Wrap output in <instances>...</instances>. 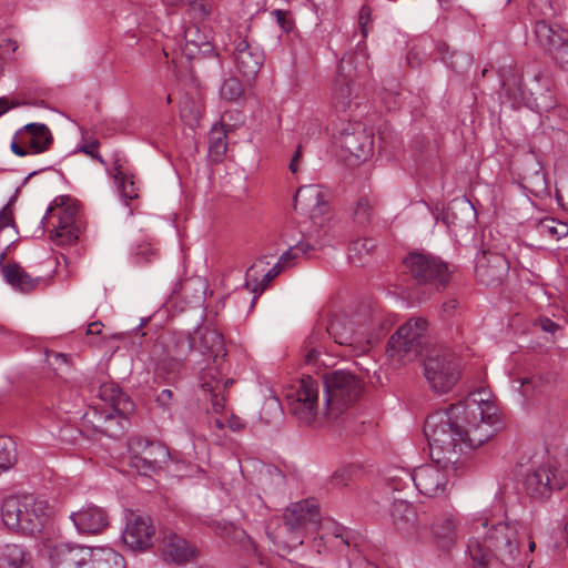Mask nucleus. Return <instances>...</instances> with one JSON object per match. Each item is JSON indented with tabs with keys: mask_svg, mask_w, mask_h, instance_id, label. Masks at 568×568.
Instances as JSON below:
<instances>
[{
	"mask_svg": "<svg viewBox=\"0 0 568 568\" xmlns=\"http://www.w3.org/2000/svg\"><path fill=\"white\" fill-rule=\"evenodd\" d=\"M182 337L196 339V347L192 348V353L197 352L212 358L216 368L221 366L226 356V349L223 335L219 331L205 327L196 331L194 335H183Z\"/></svg>",
	"mask_w": 568,
	"mask_h": 568,
	"instance_id": "16",
	"label": "nucleus"
},
{
	"mask_svg": "<svg viewBox=\"0 0 568 568\" xmlns=\"http://www.w3.org/2000/svg\"><path fill=\"white\" fill-rule=\"evenodd\" d=\"M375 247L376 243L373 239L354 241L349 246L348 257L353 264L364 265L366 263V256L371 255Z\"/></svg>",
	"mask_w": 568,
	"mask_h": 568,
	"instance_id": "37",
	"label": "nucleus"
},
{
	"mask_svg": "<svg viewBox=\"0 0 568 568\" xmlns=\"http://www.w3.org/2000/svg\"><path fill=\"white\" fill-rule=\"evenodd\" d=\"M333 138L338 141L347 140H367L373 141L374 134L368 131L362 122L341 121L333 128Z\"/></svg>",
	"mask_w": 568,
	"mask_h": 568,
	"instance_id": "30",
	"label": "nucleus"
},
{
	"mask_svg": "<svg viewBox=\"0 0 568 568\" xmlns=\"http://www.w3.org/2000/svg\"><path fill=\"white\" fill-rule=\"evenodd\" d=\"M372 9L368 6H363L359 10L358 23L361 27V33L364 38L367 37V26L371 22Z\"/></svg>",
	"mask_w": 568,
	"mask_h": 568,
	"instance_id": "52",
	"label": "nucleus"
},
{
	"mask_svg": "<svg viewBox=\"0 0 568 568\" xmlns=\"http://www.w3.org/2000/svg\"><path fill=\"white\" fill-rule=\"evenodd\" d=\"M187 6L190 16L197 20H205L213 11L212 6L204 1L190 0Z\"/></svg>",
	"mask_w": 568,
	"mask_h": 568,
	"instance_id": "47",
	"label": "nucleus"
},
{
	"mask_svg": "<svg viewBox=\"0 0 568 568\" xmlns=\"http://www.w3.org/2000/svg\"><path fill=\"white\" fill-rule=\"evenodd\" d=\"M80 226L75 207L67 206L59 211L58 225L50 233V239L57 245H71L79 239Z\"/></svg>",
	"mask_w": 568,
	"mask_h": 568,
	"instance_id": "19",
	"label": "nucleus"
},
{
	"mask_svg": "<svg viewBox=\"0 0 568 568\" xmlns=\"http://www.w3.org/2000/svg\"><path fill=\"white\" fill-rule=\"evenodd\" d=\"M498 408L490 400L489 393L477 389L464 400L452 404L447 409L429 415L424 425L430 455L436 464H426L405 473L416 489L424 496L437 497L447 487L448 464L458 462V453L475 449L488 442L498 430Z\"/></svg>",
	"mask_w": 568,
	"mask_h": 568,
	"instance_id": "1",
	"label": "nucleus"
},
{
	"mask_svg": "<svg viewBox=\"0 0 568 568\" xmlns=\"http://www.w3.org/2000/svg\"><path fill=\"white\" fill-rule=\"evenodd\" d=\"M155 528L152 518L145 514L130 510L122 532L125 546L133 551H145L153 546Z\"/></svg>",
	"mask_w": 568,
	"mask_h": 568,
	"instance_id": "12",
	"label": "nucleus"
},
{
	"mask_svg": "<svg viewBox=\"0 0 568 568\" xmlns=\"http://www.w3.org/2000/svg\"><path fill=\"white\" fill-rule=\"evenodd\" d=\"M216 534L235 544L244 545L245 541H250V537L246 531L231 523H219L216 526Z\"/></svg>",
	"mask_w": 568,
	"mask_h": 568,
	"instance_id": "40",
	"label": "nucleus"
},
{
	"mask_svg": "<svg viewBox=\"0 0 568 568\" xmlns=\"http://www.w3.org/2000/svg\"><path fill=\"white\" fill-rule=\"evenodd\" d=\"M302 155H303L302 144H298V146L296 148L295 152L292 155V159H291L290 165H288L290 171L294 174L297 173V171H298V162H300Z\"/></svg>",
	"mask_w": 568,
	"mask_h": 568,
	"instance_id": "58",
	"label": "nucleus"
},
{
	"mask_svg": "<svg viewBox=\"0 0 568 568\" xmlns=\"http://www.w3.org/2000/svg\"><path fill=\"white\" fill-rule=\"evenodd\" d=\"M294 207L308 212L314 223L318 224H322V219L329 209L326 194L318 185L300 187L294 196Z\"/></svg>",
	"mask_w": 568,
	"mask_h": 568,
	"instance_id": "15",
	"label": "nucleus"
},
{
	"mask_svg": "<svg viewBox=\"0 0 568 568\" xmlns=\"http://www.w3.org/2000/svg\"><path fill=\"white\" fill-rule=\"evenodd\" d=\"M13 224V215L12 212L7 207L0 211V231Z\"/></svg>",
	"mask_w": 568,
	"mask_h": 568,
	"instance_id": "57",
	"label": "nucleus"
},
{
	"mask_svg": "<svg viewBox=\"0 0 568 568\" xmlns=\"http://www.w3.org/2000/svg\"><path fill=\"white\" fill-rule=\"evenodd\" d=\"M101 399L114 403L121 395V390L114 384H103L99 390Z\"/></svg>",
	"mask_w": 568,
	"mask_h": 568,
	"instance_id": "50",
	"label": "nucleus"
},
{
	"mask_svg": "<svg viewBox=\"0 0 568 568\" xmlns=\"http://www.w3.org/2000/svg\"><path fill=\"white\" fill-rule=\"evenodd\" d=\"M436 50L437 52L440 54L442 57V60L445 62V63H448V58H447V54H448V51H449V47L446 42H438L436 44ZM450 65H453L452 62H449Z\"/></svg>",
	"mask_w": 568,
	"mask_h": 568,
	"instance_id": "64",
	"label": "nucleus"
},
{
	"mask_svg": "<svg viewBox=\"0 0 568 568\" xmlns=\"http://www.w3.org/2000/svg\"><path fill=\"white\" fill-rule=\"evenodd\" d=\"M557 30H562L559 26H551L545 20H539L535 23V37L540 47L550 44L557 34Z\"/></svg>",
	"mask_w": 568,
	"mask_h": 568,
	"instance_id": "43",
	"label": "nucleus"
},
{
	"mask_svg": "<svg viewBox=\"0 0 568 568\" xmlns=\"http://www.w3.org/2000/svg\"><path fill=\"white\" fill-rule=\"evenodd\" d=\"M162 556L166 562L185 565L194 560L197 555V548L178 534H169L162 540Z\"/></svg>",
	"mask_w": 568,
	"mask_h": 568,
	"instance_id": "18",
	"label": "nucleus"
},
{
	"mask_svg": "<svg viewBox=\"0 0 568 568\" xmlns=\"http://www.w3.org/2000/svg\"><path fill=\"white\" fill-rule=\"evenodd\" d=\"M204 106L200 100L185 97L180 105L181 119L191 128L197 125L202 116Z\"/></svg>",
	"mask_w": 568,
	"mask_h": 568,
	"instance_id": "34",
	"label": "nucleus"
},
{
	"mask_svg": "<svg viewBox=\"0 0 568 568\" xmlns=\"http://www.w3.org/2000/svg\"><path fill=\"white\" fill-rule=\"evenodd\" d=\"M517 523H498L487 531L485 542L473 538L468 540L467 551L478 568H486L491 552L504 566L516 565L519 558V530Z\"/></svg>",
	"mask_w": 568,
	"mask_h": 568,
	"instance_id": "2",
	"label": "nucleus"
},
{
	"mask_svg": "<svg viewBox=\"0 0 568 568\" xmlns=\"http://www.w3.org/2000/svg\"><path fill=\"white\" fill-rule=\"evenodd\" d=\"M0 568H32L31 555L20 545L7 544L0 549Z\"/></svg>",
	"mask_w": 568,
	"mask_h": 568,
	"instance_id": "28",
	"label": "nucleus"
},
{
	"mask_svg": "<svg viewBox=\"0 0 568 568\" xmlns=\"http://www.w3.org/2000/svg\"><path fill=\"white\" fill-rule=\"evenodd\" d=\"M244 94V87L236 77L225 79L220 88V97L227 102H239Z\"/></svg>",
	"mask_w": 568,
	"mask_h": 568,
	"instance_id": "38",
	"label": "nucleus"
},
{
	"mask_svg": "<svg viewBox=\"0 0 568 568\" xmlns=\"http://www.w3.org/2000/svg\"><path fill=\"white\" fill-rule=\"evenodd\" d=\"M193 347H196V339L179 336L173 347L169 348L166 357L158 361L156 372L169 375L180 372Z\"/></svg>",
	"mask_w": 568,
	"mask_h": 568,
	"instance_id": "20",
	"label": "nucleus"
},
{
	"mask_svg": "<svg viewBox=\"0 0 568 568\" xmlns=\"http://www.w3.org/2000/svg\"><path fill=\"white\" fill-rule=\"evenodd\" d=\"M114 178L120 182L121 194L126 200L138 197V192L134 187V182L129 180L123 172V160L120 155L112 158Z\"/></svg>",
	"mask_w": 568,
	"mask_h": 568,
	"instance_id": "36",
	"label": "nucleus"
},
{
	"mask_svg": "<svg viewBox=\"0 0 568 568\" xmlns=\"http://www.w3.org/2000/svg\"><path fill=\"white\" fill-rule=\"evenodd\" d=\"M229 144H209L207 158L213 163H220L223 161L227 152Z\"/></svg>",
	"mask_w": 568,
	"mask_h": 568,
	"instance_id": "51",
	"label": "nucleus"
},
{
	"mask_svg": "<svg viewBox=\"0 0 568 568\" xmlns=\"http://www.w3.org/2000/svg\"><path fill=\"white\" fill-rule=\"evenodd\" d=\"M542 101L537 102V108L540 111H549L547 120L550 122V128L554 132L551 139L562 140L568 139V109L565 106L555 108V98L550 91L541 94Z\"/></svg>",
	"mask_w": 568,
	"mask_h": 568,
	"instance_id": "21",
	"label": "nucleus"
},
{
	"mask_svg": "<svg viewBox=\"0 0 568 568\" xmlns=\"http://www.w3.org/2000/svg\"><path fill=\"white\" fill-rule=\"evenodd\" d=\"M264 264L263 260L257 261L246 271L245 274V285L246 287H251V291L255 295H261L268 284L284 270L283 266L276 263L265 271ZM256 296H254V300Z\"/></svg>",
	"mask_w": 568,
	"mask_h": 568,
	"instance_id": "23",
	"label": "nucleus"
},
{
	"mask_svg": "<svg viewBox=\"0 0 568 568\" xmlns=\"http://www.w3.org/2000/svg\"><path fill=\"white\" fill-rule=\"evenodd\" d=\"M52 568H125L123 556L108 547L58 544L50 552Z\"/></svg>",
	"mask_w": 568,
	"mask_h": 568,
	"instance_id": "5",
	"label": "nucleus"
},
{
	"mask_svg": "<svg viewBox=\"0 0 568 568\" xmlns=\"http://www.w3.org/2000/svg\"><path fill=\"white\" fill-rule=\"evenodd\" d=\"M131 465L140 473L145 476H150L159 470V468L145 457L142 453L136 454L131 458Z\"/></svg>",
	"mask_w": 568,
	"mask_h": 568,
	"instance_id": "48",
	"label": "nucleus"
},
{
	"mask_svg": "<svg viewBox=\"0 0 568 568\" xmlns=\"http://www.w3.org/2000/svg\"><path fill=\"white\" fill-rule=\"evenodd\" d=\"M274 14L276 16V20L281 28L288 32L292 28V21L287 18V12L283 10H275Z\"/></svg>",
	"mask_w": 568,
	"mask_h": 568,
	"instance_id": "56",
	"label": "nucleus"
},
{
	"mask_svg": "<svg viewBox=\"0 0 568 568\" xmlns=\"http://www.w3.org/2000/svg\"><path fill=\"white\" fill-rule=\"evenodd\" d=\"M374 206L366 196H362L357 200L355 209H354V219L361 224L369 223L373 215Z\"/></svg>",
	"mask_w": 568,
	"mask_h": 568,
	"instance_id": "45",
	"label": "nucleus"
},
{
	"mask_svg": "<svg viewBox=\"0 0 568 568\" xmlns=\"http://www.w3.org/2000/svg\"><path fill=\"white\" fill-rule=\"evenodd\" d=\"M351 479V469L349 468H341L334 471L331 477L332 484L335 486H346L348 480Z\"/></svg>",
	"mask_w": 568,
	"mask_h": 568,
	"instance_id": "54",
	"label": "nucleus"
},
{
	"mask_svg": "<svg viewBox=\"0 0 568 568\" xmlns=\"http://www.w3.org/2000/svg\"><path fill=\"white\" fill-rule=\"evenodd\" d=\"M457 518L449 513H443L435 517L430 525V532L435 544L448 550L457 540Z\"/></svg>",
	"mask_w": 568,
	"mask_h": 568,
	"instance_id": "22",
	"label": "nucleus"
},
{
	"mask_svg": "<svg viewBox=\"0 0 568 568\" xmlns=\"http://www.w3.org/2000/svg\"><path fill=\"white\" fill-rule=\"evenodd\" d=\"M51 144H10L18 156L38 155L49 151Z\"/></svg>",
	"mask_w": 568,
	"mask_h": 568,
	"instance_id": "46",
	"label": "nucleus"
},
{
	"mask_svg": "<svg viewBox=\"0 0 568 568\" xmlns=\"http://www.w3.org/2000/svg\"><path fill=\"white\" fill-rule=\"evenodd\" d=\"M424 376L434 392L445 394L458 382L460 369L448 348L436 347L424 359Z\"/></svg>",
	"mask_w": 568,
	"mask_h": 568,
	"instance_id": "9",
	"label": "nucleus"
},
{
	"mask_svg": "<svg viewBox=\"0 0 568 568\" xmlns=\"http://www.w3.org/2000/svg\"><path fill=\"white\" fill-rule=\"evenodd\" d=\"M566 42H568V31L565 29L557 30V34L551 43L546 44L542 48L552 57L562 45L566 44Z\"/></svg>",
	"mask_w": 568,
	"mask_h": 568,
	"instance_id": "49",
	"label": "nucleus"
},
{
	"mask_svg": "<svg viewBox=\"0 0 568 568\" xmlns=\"http://www.w3.org/2000/svg\"><path fill=\"white\" fill-rule=\"evenodd\" d=\"M568 483V471L560 469L556 462L548 460L532 468L524 479V488L531 498L545 500Z\"/></svg>",
	"mask_w": 568,
	"mask_h": 568,
	"instance_id": "10",
	"label": "nucleus"
},
{
	"mask_svg": "<svg viewBox=\"0 0 568 568\" xmlns=\"http://www.w3.org/2000/svg\"><path fill=\"white\" fill-rule=\"evenodd\" d=\"M75 528L81 534L98 535L109 526L106 510L93 504L83 506L70 515Z\"/></svg>",
	"mask_w": 568,
	"mask_h": 568,
	"instance_id": "17",
	"label": "nucleus"
},
{
	"mask_svg": "<svg viewBox=\"0 0 568 568\" xmlns=\"http://www.w3.org/2000/svg\"><path fill=\"white\" fill-rule=\"evenodd\" d=\"M233 60L237 72L247 81H253L264 64V53L246 38L235 40Z\"/></svg>",
	"mask_w": 568,
	"mask_h": 568,
	"instance_id": "14",
	"label": "nucleus"
},
{
	"mask_svg": "<svg viewBox=\"0 0 568 568\" xmlns=\"http://www.w3.org/2000/svg\"><path fill=\"white\" fill-rule=\"evenodd\" d=\"M16 460L13 442L9 437H0V474L9 469Z\"/></svg>",
	"mask_w": 568,
	"mask_h": 568,
	"instance_id": "44",
	"label": "nucleus"
},
{
	"mask_svg": "<svg viewBox=\"0 0 568 568\" xmlns=\"http://www.w3.org/2000/svg\"><path fill=\"white\" fill-rule=\"evenodd\" d=\"M427 322L415 318L400 325L389 337L386 354L394 366H403L415 361L426 343Z\"/></svg>",
	"mask_w": 568,
	"mask_h": 568,
	"instance_id": "7",
	"label": "nucleus"
},
{
	"mask_svg": "<svg viewBox=\"0 0 568 568\" xmlns=\"http://www.w3.org/2000/svg\"><path fill=\"white\" fill-rule=\"evenodd\" d=\"M295 251V256L306 255L311 251L314 250V246L310 244L308 242H298L297 244L293 245Z\"/></svg>",
	"mask_w": 568,
	"mask_h": 568,
	"instance_id": "62",
	"label": "nucleus"
},
{
	"mask_svg": "<svg viewBox=\"0 0 568 568\" xmlns=\"http://www.w3.org/2000/svg\"><path fill=\"white\" fill-rule=\"evenodd\" d=\"M324 405L327 415L337 417L353 406L363 392L361 379L348 371L337 369L323 375Z\"/></svg>",
	"mask_w": 568,
	"mask_h": 568,
	"instance_id": "6",
	"label": "nucleus"
},
{
	"mask_svg": "<svg viewBox=\"0 0 568 568\" xmlns=\"http://www.w3.org/2000/svg\"><path fill=\"white\" fill-rule=\"evenodd\" d=\"M227 426L233 432H240L245 427V423L242 418L237 416H231L227 422Z\"/></svg>",
	"mask_w": 568,
	"mask_h": 568,
	"instance_id": "63",
	"label": "nucleus"
},
{
	"mask_svg": "<svg viewBox=\"0 0 568 568\" xmlns=\"http://www.w3.org/2000/svg\"><path fill=\"white\" fill-rule=\"evenodd\" d=\"M393 525L402 534H410L415 529L416 511L405 500H395L390 507Z\"/></svg>",
	"mask_w": 568,
	"mask_h": 568,
	"instance_id": "27",
	"label": "nucleus"
},
{
	"mask_svg": "<svg viewBox=\"0 0 568 568\" xmlns=\"http://www.w3.org/2000/svg\"><path fill=\"white\" fill-rule=\"evenodd\" d=\"M245 123V115L239 110L225 111L220 121L216 122L210 130V142H223L232 138V134L241 129Z\"/></svg>",
	"mask_w": 568,
	"mask_h": 568,
	"instance_id": "26",
	"label": "nucleus"
},
{
	"mask_svg": "<svg viewBox=\"0 0 568 568\" xmlns=\"http://www.w3.org/2000/svg\"><path fill=\"white\" fill-rule=\"evenodd\" d=\"M539 326L544 332L551 333V334L555 333L556 331H558V328H559V325L548 317L540 318Z\"/></svg>",
	"mask_w": 568,
	"mask_h": 568,
	"instance_id": "61",
	"label": "nucleus"
},
{
	"mask_svg": "<svg viewBox=\"0 0 568 568\" xmlns=\"http://www.w3.org/2000/svg\"><path fill=\"white\" fill-rule=\"evenodd\" d=\"M51 516L47 500L32 494L12 495L1 504V519L13 531L28 536L40 534Z\"/></svg>",
	"mask_w": 568,
	"mask_h": 568,
	"instance_id": "4",
	"label": "nucleus"
},
{
	"mask_svg": "<svg viewBox=\"0 0 568 568\" xmlns=\"http://www.w3.org/2000/svg\"><path fill=\"white\" fill-rule=\"evenodd\" d=\"M320 386L318 379L303 376L286 395L290 413L301 425H311L316 418Z\"/></svg>",
	"mask_w": 568,
	"mask_h": 568,
	"instance_id": "11",
	"label": "nucleus"
},
{
	"mask_svg": "<svg viewBox=\"0 0 568 568\" xmlns=\"http://www.w3.org/2000/svg\"><path fill=\"white\" fill-rule=\"evenodd\" d=\"M49 128L43 123H29L16 132L12 142H52Z\"/></svg>",
	"mask_w": 568,
	"mask_h": 568,
	"instance_id": "31",
	"label": "nucleus"
},
{
	"mask_svg": "<svg viewBox=\"0 0 568 568\" xmlns=\"http://www.w3.org/2000/svg\"><path fill=\"white\" fill-rule=\"evenodd\" d=\"M540 235L548 236L550 240L559 241L568 235V224L554 217L542 219L537 226Z\"/></svg>",
	"mask_w": 568,
	"mask_h": 568,
	"instance_id": "35",
	"label": "nucleus"
},
{
	"mask_svg": "<svg viewBox=\"0 0 568 568\" xmlns=\"http://www.w3.org/2000/svg\"><path fill=\"white\" fill-rule=\"evenodd\" d=\"M203 383L201 384V387L204 392H207L212 396V402L214 406L220 405L219 402V394L222 389L227 388L233 384L232 378H227L224 382L220 378H217L215 375L207 373L203 376Z\"/></svg>",
	"mask_w": 568,
	"mask_h": 568,
	"instance_id": "39",
	"label": "nucleus"
},
{
	"mask_svg": "<svg viewBox=\"0 0 568 568\" xmlns=\"http://www.w3.org/2000/svg\"><path fill=\"white\" fill-rule=\"evenodd\" d=\"M509 268V261L501 253L483 251L476 257V278L486 286L500 285L507 277Z\"/></svg>",
	"mask_w": 568,
	"mask_h": 568,
	"instance_id": "13",
	"label": "nucleus"
},
{
	"mask_svg": "<svg viewBox=\"0 0 568 568\" xmlns=\"http://www.w3.org/2000/svg\"><path fill=\"white\" fill-rule=\"evenodd\" d=\"M335 153L349 166L367 161L374 154V144H336Z\"/></svg>",
	"mask_w": 568,
	"mask_h": 568,
	"instance_id": "29",
	"label": "nucleus"
},
{
	"mask_svg": "<svg viewBox=\"0 0 568 568\" xmlns=\"http://www.w3.org/2000/svg\"><path fill=\"white\" fill-rule=\"evenodd\" d=\"M6 254L0 255V268L4 281L14 290L22 293L32 292L39 284L38 278L31 277L18 263L4 264Z\"/></svg>",
	"mask_w": 568,
	"mask_h": 568,
	"instance_id": "25",
	"label": "nucleus"
},
{
	"mask_svg": "<svg viewBox=\"0 0 568 568\" xmlns=\"http://www.w3.org/2000/svg\"><path fill=\"white\" fill-rule=\"evenodd\" d=\"M552 58L560 63V65L568 70V41L562 45Z\"/></svg>",
	"mask_w": 568,
	"mask_h": 568,
	"instance_id": "55",
	"label": "nucleus"
},
{
	"mask_svg": "<svg viewBox=\"0 0 568 568\" xmlns=\"http://www.w3.org/2000/svg\"><path fill=\"white\" fill-rule=\"evenodd\" d=\"M260 485L264 493H275L285 483V475L275 466H264L260 473Z\"/></svg>",
	"mask_w": 568,
	"mask_h": 568,
	"instance_id": "33",
	"label": "nucleus"
},
{
	"mask_svg": "<svg viewBox=\"0 0 568 568\" xmlns=\"http://www.w3.org/2000/svg\"><path fill=\"white\" fill-rule=\"evenodd\" d=\"M155 402L162 409L169 410L173 402V392L169 388L162 389L158 394Z\"/></svg>",
	"mask_w": 568,
	"mask_h": 568,
	"instance_id": "53",
	"label": "nucleus"
},
{
	"mask_svg": "<svg viewBox=\"0 0 568 568\" xmlns=\"http://www.w3.org/2000/svg\"><path fill=\"white\" fill-rule=\"evenodd\" d=\"M101 144H80L78 149H75L72 153H84L85 155L90 156L92 160L98 161L105 168L109 164H112V158L115 155H120L119 153H111L108 155H104L100 150Z\"/></svg>",
	"mask_w": 568,
	"mask_h": 568,
	"instance_id": "42",
	"label": "nucleus"
},
{
	"mask_svg": "<svg viewBox=\"0 0 568 568\" xmlns=\"http://www.w3.org/2000/svg\"><path fill=\"white\" fill-rule=\"evenodd\" d=\"M342 328H344V318L335 317L326 327V332L337 344L351 347L356 354H364L369 349L368 339L362 337L354 329L341 333Z\"/></svg>",
	"mask_w": 568,
	"mask_h": 568,
	"instance_id": "24",
	"label": "nucleus"
},
{
	"mask_svg": "<svg viewBox=\"0 0 568 568\" xmlns=\"http://www.w3.org/2000/svg\"><path fill=\"white\" fill-rule=\"evenodd\" d=\"M298 256H295L294 247L291 246L287 251H285L278 258L277 264L283 266L285 268L290 265L291 261L294 258H297Z\"/></svg>",
	"mask_w": 568,
	"mask_h": 568,
	"instance_id": "59",
	"label": "nucleus"
},
{
	"mask_svg": "<svg viewBox=\"0 0 568 568\" xmlns=\"http://www.w3.org/2000/svg\"><path fill=\"white\" fill-rule=\"evenodd\" d=\"M284 527L287 531H315L323 534L320 540L324 546L332 544L334 547L339 545L351 546V532L334 520H321L320 508L315 499H304L292 504L284 514Z\"/></svg>",
	"mask_w": 568,
	"mask_h": 568,
	"instance_id": "3",
	"label": "nucleus"
},
{
	"mask_svg": "<svg viewBox=\"0 0 568 568\" xmlns=\"http://www.w3.org/2000/svg\"><path fill=\"white\" fill-rule=\"evenodd\" d=\"M403 265L406 273L419 285H428L442 291L450 282L453 273L450 265L430 253L410 252L404 257Z\"/></svg>",
	"mask_w": 568,
	"mask_h": 568,
	"instance_id": "8",
	"label": "nucleus"
},
{
	"mask_svg": "<svg viewBox=\"0 0 568 568\" xmlns=\"http://www.w3.org/2000/svg\"><path fill=\"white\" fill-rule=\"evenodd\" d=\"M352 80L338 73L333 83V103L336 110L345 111L351 105Z\"/></svg>",
	"mask_w": 568,
	"mask_h": 568,
	"instance_id": "32",
	"label": "nucleus"
},
{
	"mask_svg": "<svg viewBox=\"0 0 568 568\" xmlns=\"http://www.w3.org/2000/svg\"><path fill=\"white\" fill-rule=\"evenodd\" d=\"M136 257L139 258L138 262H150V256L155 255L153 250L149 245L139 246L138 252L135 253Z\"/></svg>",
	"mask_w": 568,
	"mask_h": 568,
	"instance_id": "60",
	"label": "nucleus"
},
{
	"mask_svg": "<svg viewBox=\"0 0 568 568\" xmlns=\"http://www.w3.org/2000/svg\"><path fill=\"white\" fill-rule=\"evenodd\" d=\"M142 454L153 462L159 469H161L163 465L168 464L170 459L168 448L160 443L148 444Z\"/></svg>",
	"mask_w": 568,
	"mask_h": 568,
	"instance_id": "41",
	"label": "nucleus"
}]
</instances>
